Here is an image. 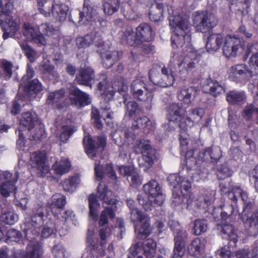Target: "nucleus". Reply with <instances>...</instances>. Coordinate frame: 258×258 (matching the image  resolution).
<instances>
[{
    "instance_id": "nucleus-1",
    "label": "nucleus",
    "mask_w": 258,
    "mask_h": 258,
    "mask_svg": "<svg viewBox=\"0 0 258 258\" xmlns=\"http://www.w3.org/2000/svg\"><path fill=\"white\" fill-rule=\"evenodd\" d=\"M186 43L183 42V46L174 45L173 48L182 47L184 55L181 56L178 53H175L171 57L169 67L170 70L168 71L164 67L151 69L149 73V78L155 85L161 87L171 86L174 82L175 78L173 71L171 69L175 68L177 69L178 75L181 79H184L188 73L191 71L199 61L200 55L192 47V52L186 46Z\"/></svg>"
},
{
    "instance_id": "nucleus-2",
    "label": "nucleus",
    "mask_w": 258,
    "mask_h": 258,
    "mask_svg": "<svg viewBox=\"0 0 258 258\" xmlns=\"http://www.w3.org/2000/svg\"><path fill=\"white\" fill-rule=\"evenodd\" d=\"M97 194L100 200L107 204L104 210L102 211L99 219V225L102 227L99 230V236L101 239V243L99 248L93 247L90 252L85 253L82 258H97L98 254L100 257L106 255V258H113L114 256L113 247L109 244L105 250L103 248L104 245L114 232L112 228L109 226L103 227L108 223L109 219L115 217L116 210L117 200L113 192L109 190L105 185L101 182L97 188Z\"/></svg>"
},
{
    "instance_id": "nucleus-3",
    "label": "nucleus",
    "mask_w": 258,
    "mask_h": 258,
    "mask_svg": "<svg viewBox=\"0 0 258 258\" xmlns=\"http://www.w3.org/2000/svg\"><path fill=\"white\" fill-rule=\"evenodd\" d=\"M145 193L148 197V202L142 196H138V201L141 205L146 211L152 210L153 206H161L164 200L158 183L155 180H151L144 186Z\"/></svg>"
},
{
    "instance_id": "nucleus-4",
    "label": "nucleus",
    "mask_w": 258,
    "mask_h": 258,
    "mask_svg": "<svg viewBox=\"0 0 258 258\" xmlns=\"http://www.w3.org/2000/svg\"><path fill=\"white\" fill-rule=\"evenodd\" d=\"M222 51L228 58L238 56L242 54L247 57L251 52L248 45L245 47L244 42L236 35H227L224 37Z\"/></svg>"
},
{
    "instance_id": "nucleus-5",
    "label": "nucleus",
    "mask_w": 258,
    "mask_h": 258,
    "mask_svg": "<svg viewBox=\"0 0 258 258\" xmlns=\"http://www.w3.org/2000/svg\"><path fill=\"white\" fill-rule=\"evenodd\" d=\"M13 10V4L11 0H0V13L1 26L4 31V39L13 37L19 29V25L15 22L10 15Z\"/></svg>"
},
{
    "instance_id": "nucleus-6",
    "label": "nucleus",
    "mask_w": 258,
    "mask_h": 258,
    "mask_svg": "<svg viewBox=\"0 0 258 258\" xmlns=\"http://www.w3.org/2000/svg\"><path fill=\"white\" fill-rule=\"evenodd\" d=\"M55 32L53 27L47 24H43L39 28V31L35 29L30 23H24L23 26V33L28 41L41 44H46V39L43 34L46 35H53Z\"/></svg>"
},
{
    "instance_id": "nucleus-7",
    "label": "nucleus",
    "mask_w": 258,
    "mask_h": 258,
    "mask_svg": "<svg viewBox=\"0 0 258 258\" xmlns=\"http://www.w3.org/2000/svg\"><path fill=\"white\" fill-rule=\"evenodd\" d=\"M132 200H127V205L131 211V218L135 223V230L138 232L141 238L147 237L150 232L149 219L148 217L141 212L134 205Z\"/></svg>"
},
{
    "instance_id": "nucleus-8",
    "label": "nucleus",
    "mask_w": 258,
    "mask_h": 258,
    "mask_svg": "<svg viewBox=\"0 0 258 258\" xmlns=\"http://www.w3.org/2000/svg\"><path fill=\"white\" fill-rule=\"evenodd\" d=\"M217 23L215 16L207 12H196L193 14V24L199 31L206 32Z\"/></svg>"
},
{
    "instance_id": "nucleus-9",
    "label": "nucleus",
    "mask_w": 258,
    "mask_h": 258,
    "mask_svg": "<svg viewBox=\"0 0 258 258\" xmlns=\"http://www.w3.org/2000/svg\"><path fill=\"white\" fill-rule=\"evenodd\" d=\"M254 71H252L249 66L240 63L234 65L228 70V77L233 81L240 82L247 81L255 76Z\"/></svg>"
},
{
    "instance_id": "nucleus-10",
    "label": "nucleus",
    "mask_w": 258,
    "mask_h": 258,
    "mask_svg": "<svg viewBox=\"0 0 258 258\" xmlns=\"http://www.w3.org/2000/svg\"><path fill=\"white\" fill-rule=\"evenodd\" d=\"M145 78H137L131 85V91L134 97L140 101L150 103L153 98L152 92L145 83Z\"/></svg>"
},
{
    "instance_id": "nucleus-11",
    "label": "nucleus",
    "mask_w": 258,
    "mask_h": 258,
    "mask_svg": "<svg viewBox=\"0 0 258 258\" xmlns=\"http://www.w3.org/2000/svg\"><path fill=\"white\" fill-rule=\"evenodd\" d=\"M0 178L4 180L0 186V194L4 197H8L11 194L16 195L17 187L15 185L19 178L18 172L14 174L6 171H3Z\"/></svg>"
},
{
    "instance_id": "nucleus-12",
    "label": "nucleus",
    "mask_w": 258,
    "mask_h": 258,
    "mask_svg": "<svg viewBox=\"0 0 258 258\" xmlns=\"http://www.w3.org/2000/svg\"><path fill=\"white\" fill-rule=\"evenodd\" d=\"M43 216V208L39 207L37 213L32 217L31 222H27L25 224L27 228H25L24 233L25 237L29 240L35 239L38 236L39 228L42 223Z\"/></svg>"
},
{
    "instance_id": "nucleus-13",
    "label": "nucleus",
    "mask_w": 258,
    "mask_h": 258,
    "mask_svg": "<svg viewBox=\"0 0 258 258\" xmlns=\"http://www.w3.org/2000/svg\"><path fill=\"white\" fill-rule=\"evenodd\" d=\"M204 114L205 111L202 108L197 107L191 109L188 111V115L185 116V118L181 120L180 128L183 132H186L198 123Z\"/></svg>"
},
{
    "instance_id": "nucleus-14",
    "label": "nucleus",
    "mask_w": 258,
    "mask_h": 258,
    "mask_svg": "<svg viewBox=\"0 0 258 258\" xmlns=\"http://www.w3.org/2000/svg\"><path fill=\"white\" fill-rule=\"evenodd\" d=\"M45 160V155L44 153L35 152L31 155L30 164L32 167L36 168V172L40 176H44L49 173V167Z\"/></svg>"
},
{
    "instance_id": "nucleus-15",
    "label": "nucleus",
    "mask_w": 258,
    "mask_h": 258,
    "mask_svg": "<svg viewBox=\"0 0 258 258\" xmlns=\"http://www.w3.org/2000/svg\"><path fill=\"white\" fill-rule=\"evenodd\" d=\"M83 143L87 154L89 157L93 158L98 151H102L104 149L106 145V138L104 136L97 137L96 143L97 147H96L94 141L90 136H85Z\"/></svg>"
},
{
    "instance_id": "nucleus-16",
    "label": "nucleus",
    "mask_w": 258,
    "mask_h": 258,
    "mask_svg": "<svg viewBox=\"0 0 258 258\" xmlns=\"http://www.w3.org/2000/svg\"><path fill=\"white\" fill-rule=\"evenodd\" d=\"M249 207L247 205L241 214V218L245 226L249 228V235L254 236L258 232V211L252 215L249 212Z\"/></svg>"
},
{
    "instance_id": "nucleus-17",
    "label": "nucleus",
    "mask_w": 258,
    "mask_h": 258,
    "mask_svg": "<svg viewBox=\"0 0 258 258\" xmlns=\"http://www.w3.org/2000/svg\"><path fill=\"white\" fill-rule=\"evenodd\" d=\"M98 42H100L99 48L100 47V50H98V51H100L101 56L104 59L103 64L105 67L106 68H109L112 67L115 61H117L119 59L122 53L121 52L115 51L111 52L110 50H106L105 51L104 50L105 46L103 42L102 41L101 38L100 40ZM96 46L98 47L97 45Z\"/></svg>"
},
{
    "instance_id": "nucleus-18",
    "label": "nucleus",
    "mask_w": 258,
    "mask_h": 258,
    "mask_svg": "<svg viewBox=\"0 0 258 258\" xmlns=\"http://www.w3.org/2000/svg\"><path fill=\"white\" fill-rule=\"evenodd\" d=\"M186 237L187 233L184 230H179L175 232V246L172 258H183Z\"/></svg>"
},
{
    "instance_id": "nucleus-19",
    "label": "nucleus",
    "mask_w": 258,
    "mask_h": 258,
    "mask_svg": "<svg viewBox=\"0 0 258 258\" xmlns=\"http://www.w3.org/2000/svg\"><path fill=\"white\" fill-rule=\"evenodd\" d=\"M184 110L178 104L173 103L170 104L167 110V117L170 122L178 125L180 128V123L181 120L185 118Z\"/></svg>"
},
{
    "instance_id": "nucleus-20",
    "label": "nucleus",
    "mask_w": 258,
    "mask_h": 258,
    "mask_svg": "<svg viewBox=\"0 0 258 258\" xmlns=\"http://www.w3.org/2000/svg\"><path fill=\"white\" fill-rule=\"evenodd\" d=\"M168 180L170 184L174 188H180L181 192L183 195V190L186 192H189L191 188V183L185 178L179 176L176 174H171L168 177Z\"/></svg>"
},
{
    "instance_id": "nucleus-21",
    "label": "nucleus",
    "mask_w": 258,
    "mask_h": 258,
    "mask_svg": "<svg viewBox=\"0 0 258 258\" xmlns=\"http://www.w3.org/2000/svg\"><path fill=\"white\" fill-rule=\"evenodd\" d=\"M92 118L95 126L98 128H101L102 124L100 120V118L102 117L107 123L109 124V121L107 119H111L113 118V113L110 109V107L108 106L101 107V115L97 109H93L92 111Z\"/></svg>"
},
{
    "instance_id": "nucleus-22",
    "label": "nucleus",
    "mask_w": 258,
    "mask_h": 258,
    "mask_svg": "<svg viewBox=\"0 0 258 258\" xmlns=\"http://www.w3.org/2000/svg\"><path fill=\"white\" fill-rule=\"evenodd\" d=\"M136 36L140 45L143 42H149L152 40L154 33L149 24L143 23L137 28Z\"/></svg>"
},
{
    "instance_id": "nucleus-23",
    "label": "nucleus",
    "mask_w": 258,
    "mask_h": 258,
    "mask_svg": "<svg viewBox=\"0 0 258 258\" xmlns=\"http://www.w3.org/2000/svg\"><path fill=\"white\" fill-rule=\"evenodd\" d=\"M51 10L50 17H53L56 21L62 22L66 19L69 8L64 4H56L54 2Z\"/></svg>"
},
{
    "instance_id": "nucleus-24",
    "label": "nucleus",
    "mask_w": 258,
    "mask_h": 258,
    "mask_svg": "<svg viewBox=\"0 0 258 258\" xmlns=\"http://www.w3.org/2000/svg\"><path fill=\"white\" fill-rule=\"evenodd\" d=\"M222 258H258L256 254L250 252L248 250H241L236 254H231V252L229 247L225 246L218 251Z\"/></svg>"
},
{
    "instance_id": "nucleus-25",
    "label": "nucleus",
    "mask_w": 258,
    "mask_h": 258,
    "mask_svg": "<svg viewBox=\"0 0 258 258\" xmlns=\"http://www.w3.org/2000/svg\"><path fill=\"white\" fill-rule=\"evenodd\" d=\"M96 14V10L88 4L87 0H85L83 10L80 13V24L81 25H87L88 22L94 21Z\"/></svg>"
},
{
    "instance_id": "nucleus-26",
    "label": "nucleus",
    "mask_w": 258,
    "mask_h": 258,
    "mask_svg": "<svg viewBox=\"0 0 258 258\" xmlns=\"http://www.w3.org/2000/svg\"><path fill=\"white\" fill-rule=\"evenodd\" d=\"M198 95V90L194 87L182 88L178 93V100L185 104H190Z\"/></svg>"
},
{
    "instance_id": "nucleus-27",
    "label": "nucleus",
    "mask_w": 258,
    "mask_h": 258,
    "mask_svg": "<svg viewBox=\"0 0 258 258\" xmlns=\"http://www.w3.org/2000/svg\"><path fill=\"white\" fill-rule=\"evenodd\" d=\"M39 123L37 117L34 113L26 112L22 114L20 119V128L23 131L25 129L31 131Z\"/></svg>"
},
{
    "instance_id": "nucleus-28",
    "label": "nucleus",
    "mask_w": 258,
    "mask_h": 258,
    "mask_svg": "<svg viewBox=\"0 0 258 258\" xmlns=\"http://www.w3.org/2000/svg\"><path fill=\"white\" fill-rule=\"evenodd\" d=\"M70 99L77 105L83 106L91 103L89 95L76 88L71 90Z\"/></svg>"
},
{
    "instance_id": "nucleus-29",
    "label": "nucleus",
    "mask_w": 258,
    "mask_h": 258,
    "mask_svg": "<svg viewBox=\"0 0 258 258\" xmlns=\"http://www.w3.org/2000/svg\"><path fill=\"white\" fill-rule=\"evenodd\" d=\"M72 164L68 157H61L56 160L52 166L54 173L59 175H62L70 171Z\"/></svg>"
},
{
    "instance_id": "nucleus-30",
    "label": "nucleus",
    "mask_w": 258,
    "mask_h": 258,
    "mask_svg": "<svg viewBox=\"0 0 258 258\" xmlns=\"http://www.w3.org/2000/svg\"><path fill=\"white\" fill-rule=\"evenodd\" d=\"M206 241L201 238H196L188 247L190 255L197 257L201 256L205 251Z\"/></svg>"
},
{
    "instance_id": "nucleus-31",
    "label": "nucleus",
    "mask_w": 258,
    "mask_h": 258,
    "mask_svg": "<svg viewBox=\"0 0 258 258\" xmlns=\"http://www.w3.org/2000/svg\"><path fill=\"white\" fill-rule=\"evenodd\" d=\"M224 41V37L219 34H213L209 36L206 44L208 51L212 52L218 50Z\"/></svg>"
},
{
    "instance_id": "nucleus-32",
    "label": "nucleus",
    "mask_w": 258,
    "mask_h": 258,
    "mask_svg": "<svg viewBox=\"0 0 258 258\" xmlns=\"http://www.w3.org/2000/svg\"><path fill=\"white\" fill-rule=\"evenodd\" d=\"M119 35L122 43H126L130 46H137L139 45V40L132 27H127L121 31Z\"/></svg>"
},
{
    "instance_id": "nucleus-33",
    "label": "nucleus",
    "mask_w": 258,
    "mask_h": 258,
    "mask_svg": "<svg viewBox=\"0 0 258 258\" xmlns=\"http://www.w3.org/2000/svg\"><path fill=\"white\" fill-rule=\"evenodd\" d=\"M42 253L41 245L38 242L32 241L28 245L26 254H20L17 258H39Z\"/></svg>"
},
{
    "instance_id": "nucleus-34",
    "label": "nucleus",
    "mask_w": 258,
    "mask_h": 258,
    "mask_svg": "<svg viewBox=\"0 0 258 258\" xmlns=\"http://www.w3.org/2000/svg\"><path fill=\"white\" fill-rule=\"evenodd\" d=\"M135 128H142L147 133L153 131L155 127V122L146 116H143L137 119L133 124Z\"/></svg>"
},
{
    "instance_id": "nucleus-35",
    "label": "nucleus",
    "mask_w": 258,
    "mask_h": 258,
    "mask_svg": "<svg viewBox=\"0 0 258 258\" xmlns=\"http://www.w3.org/2000/svg\"><path fill=\"white\" fill-rule=\"evenodd\" d=\"M100 37L96 34L87 35L84 37H79L76 39V43L79 48H86L91 44L94 43L99 47Z\"/></svg>"
},
{
    "instance_id": "nucleus-36",
    "label": "nucleus",
    "mask_w": 258,
    "mask_h": 258,
    "mask_svg": "<svg viewBox=\"0 0 258 258\" xmlns=\"http://www.w3.org/2000/svg\"><path fill=\"white\" fill-rule=\"evenodd\" d=\"M205 92L216 96L224 92V88L218 82L207 80V83L203 88Z\"/></svg>"
},
{
    "instance_id": "nucleus-37",
    "label": "nucleus",
    "mask_w": 258,
    "mask_h": 258,
    "mask_svg": "<svg viewBox=\"0 0 258 258\" xmlns=\"http://www.w3.org/2000/svg\"><path fill=\"white\" fill-rule=\"evenodd\" d=\"M93 71L91 68H87L82 70L80 72V75L77 77L76 80L79 84L86 86H91L94 82Z\"/></svg>"
},
{
    "instance_id": "nucleus-38",
    "label": "nucleus",
    "mask_w": 258,
    "mask_h": 258,
    "mask_svg": "<svg viewBox=\"0 0 258 258\" xmlns=\"http://www.w3.org/2000/svg\"><path fill=\"white\" fill-rule=\"evenodd\" d=\"M89 206V219L96 222L98 218V211L100 208L97 198L95 195H91L88 197Z\"/></svg>"
},
{
    "instance_id": "nucleus-39",
    "label": "nucleus",
    "mask_w": 258,
    "mask_h": 258,
    "mask_svg": "<svg viewBox=\"0 0 258 258\" xmlns=\"http://www.w3.org/2000/svg\"><path fill=\"white\" fill-rule=\"evenodd\" d=\"M64 95V91L62 89L54 92H50L48 94L46 103L53 107L59 108L61 106L59 102L63 97Z\"/></svg>"
},
{
    "instance_id": "nucleus-40",
    "label": "nucleus",
    "mask_w": 258,
    "mask_h": 258,
    "mask_svg": "<svg viewBox=\"0 0 258 258\" xmlns=\"http://www.w3.org/2000/svg\"><path fill=\"white\" fill-rule=\"evenodd\" d=\"M18 219V215L10 209L3 210L0 216V220L9 225L15 224Z\"/></svg>"
},
{
    "instance_id": "nucleus-41",
    "label": "nucleus",
    "mask_w": 258,
    "mask_h": 258,
    "mask_svg": "<svg viewBox=\"0 0 258 258\" xmlns=\"http://www.w3.org/2000/svg\"><path fill=\"white\" fill-rule=\"evenodd\" d=\"M98 89L105 100L109 101L112 99L115 92L113 87L111 85L105 82H100L98 85Z\"/></svg>"
},
{
    "instance_id": "nucleus-42",
    "label": "nucleus",
    "mask_w": 258,
    "mask_h": 258,
    "mask_svg": "<svg viewBox=\"0 0 258 258\" xmlns=\"http://www.w3.org/2000/svg\"><path fill=\"white\" fill-rule=\"evenodd\" d=\"M228 197L234 203H236L239 197H241L244 203H247L248 200L247 194L238 186L234 187L231 191H229Z\"/></svg>"
},
{
    "instance_id": "nucleus-43",
    "label": "nucleus",
    "mask_w": 258,
    "mask_h": 258,
    "mask_svg": "<svg viewBox=\"0 0 258 258\" xmlns=\"http://www.w3.org/2000/svg\"><path fill=\"white\" fill-rule=\"evenodd\" d=\"M155 150L152 149L147 153L142 154V158L139 159V163L140 167L145 166L146 167L144 169V171H146L153 164L154 161L155 159Z\"/></svg>"
},
{
    "instance_id": "nucleus-44",
    "label": "nucleus",
    "mask_w": 258,
    "mask_h": 258,
    "mask_svg": "<svg viewBox=\"0 0 258 258\" xmlns=\"http://www.w3.org/2000/svg\"><path fill=\"white\" fill-rule=\"evenodd\" d=\"M134 149L137 154H145L152 149L150 142L149 140L141 139L137 140L134 145Z\"/></svg>"
},
{
    "instance_id": "nucleus-45",
    "label": "nucleus",
    "mask_w": 258,
    "mask_h": 258,
    "mask_svg": "<svg viewBox=\"0 0 258 258\" xmlns=\"http://www.w3.org/2000/svg\"><path fill=\"white\" fill-rule=\"evenodd\" d=\"M53 4L54 2L52 3L50 0H38V9L44 16L50 18L51 9Z\"/></svg>"
},
{
    "instance_id": "nucleus-46",
    "label": "nucleus",
    "mask_w": 258,
    "mask_h": 258,
    "mask_svg": "<svg viewBox=\"0 0 258 258\" xmlns=\"http://www.w3.org/2000/svg\"><path fill=\"white\" fill-rule=\"evenodd\" d=\"M103 11L106 15H111L116 12L119 7L118 0H108L103 3Z\"/></svg>"
},
{
    "instance_id": "nucleus-47",
    "label": "nucleus",
    "mask_w": 258,
    "mask_h": 258,
    "mask_svg": "<svg viewBox=\"0 0 258 258\" xmlns=\"http://www.w3.org/2000/svg\"><path fill=\"white\" fill-rule=\"evenodd\" d=\"M80 181V178L78 176H73L66 179L62 183L64 190L68 192L73 191Z\"/></svg>"
},
{
    "instance_id": "nucleus-48",
    "label": "nucleus",
    "mask_w": 258,
    "mask_h": 258,
    "mask_svg": "<svg viewBox=\"0 0 258 258\" xmlns=\"http://www.w3.org/2000/svg\"><path fill=\"white\" fill-rule=\"evenodd\" d=\"M222 230L223 237L229 239L230 242H233L235 245L237 241L238 237L233 226L231 225H225L223 227Z\"/></svg>"
},
{
    "instance_id": "nucleus-49",
    "label": "nucleus",
    "mask_w": 258,
    "mask_h": 258,
    "mask_svg": "<svg viewBox=\"0 0 258 258\" xmlns=\"http://www.w3.org/2000/svg\"><path fill=\"white\" fill-rule=\"evenodd\" d=\"M245 98L244 92L236 91H230L226 96L227 101L231 104L241 102L244 101Z\"/></svg>"
},
{
    "instance_id": "nucleus-50",
    "label": "nucleus",
    "mask_w": 258,
    "mask_h": 258,
    "mask_svg": "<svg viewBox=\"0 0 258 258\" xmlns=\"http://www.w3.org/2000/svg\"><path fill=\"white\" fill-rule=\"evenodd\" d=\"M235 206V204L224 206L221 214L222 219L224 220L228 218L232 219L233 217L237 215L238 211Z\"/></svg>"
},
{
    "instance_id": "nucleus-51",
    "label": "nucleus",
    "mask_w": 258,
    "mask_h": 258,
    "mask_svg": "<svg viewBox=\"0 0 258 258\" xmlns=\"http://www.w3.org/2000/svg\"><path fill=\"white\" fill-rule=\"evenodd\" d=\"M208 228L207 221L203 219H198L195 221L194 232L196 235H199L205 232Z\"/></svg>"
},
{
    "instance_id": "nucleus-52",
    "label": "nucleus",
    "mask_w": 258,
    "mask_h": 258,
    "mask_svg": "<svg viewBox=\"0 0 258 258\" xmlns=\"http://www.w3.org/2000/svg\"><path fill=\"white\" fill-rule=\"evenodd\" d=\"M25 90L30 95H32V92L36 94L42 90V85L37 79H35L29 82L28 86L25 87Z\"/></svg>"
},
{
    "instance_id": "nucleus-53",
    "label": "nucleus",
    "mask_w": 258,
    "mask_h": 258,
    "mask_svg": "<svg viewBox=\"0 0 258 258\" xmlns=\"http://www.w3.org/2000/svg\"><path fill=\"white\" fill-rule=\"evenodd\" d=\"M121 10L127 19L132 20L135 18V12L132 6V3L130 2L124 3L121 8Z\"/></svg>"
},
{
    "instance_id": "nucleus-54",
    "label": "nucleus",
    "mask_w": 258,
    "mask_h": 258,
    "mask_svg": "<svg viewBox=\"0 0 258 258\" xmlns=\"http://www.w3.org/2000/svg\"><path fill=\"white\" fill-rule=\"evenodd\" d=\"M21 47L25 51L26 55L31 62H34L38 56L37 53L31 48L26 43L19 42Z\"/></svg>"
},
{
    "instance_id": "nucleus-55",
    "label": "nucleus",
    "mask_w": 258,
    "mask_h": 258,
    "mask_svg": "<svg viewBox=\"0 0 258 258\" xmlns=\"http://www.w3.org/2000/svg\"><path fill=\"white\" fill-rule=\"evenodd\" d=\"M52 206H55L59 209L63 208L66 204V198L64 196L56 194L52 197Z\"/></svg>"
},
{
    "instance_id": "nucleus-56",
    "label": "nucleus",
    "mask_w": 258,
    "mask_h": 258,
    "mask_svg": "<svg viewBox=\"0 0 258 258\" xmlns=\"http://www.w3.org/2000/svg\"><path fill=\"white\" fill-rule=\"evenodd\" d=\"M232 174V171L229 169L227 165H223L219 167L217 172L218 177L221 179L231 176Z\"/></svg>"
},
{
    "instance_id": "nucleus-57",
    "label": "nucleus",
    "mask_w": 258,
    "mask_h": 258,
    "mask_svg": "<svg viewBox=\"0 0 258 258\" xmlns=\"http://www.w3.org/2000/svg\"><path fill=\"white\" fill-rule=\"evenodd\" d=\"M76 130V129L70 126H63L62 132L60 136V141L62 143L67 142L71 136Z\"/></svg>"
},
{
    "instance_id": "nucleus-58",
    "label": "nucleus",
    "mask_w": 258,
    "mask_h": 258,
    "mask_svg": "<svg viewBox=\"0 0 258 258\" xmlns=\"http://www.w3.org/2000/svg\"><path fill=\"white\" fill-rule=\"evenodd\" d=\"M56 230L54 224L51 222L47 223L42 229V236L44 238H47L54 234Z\"/></svg>"
},
{
    "instance_id": "nucleus-59",
    "label": "nucleus",
    "mask_w": 258,
    "mask_h": 258,
    "mask_svg": "<svg viewBox=\"0 0 258 258\" xmlns=\"http://www.w3.org/2000/svg\"><path fill=\"white\" fill-rule=\"evenodd\" d=\"M124 102L126 106L127 113L130 116H132L138 108V105L135 101H127V99L124 96Z\"/></svg>"
},
{
    "instance_id": "nucleus-60",
    "label": "nucleus",
    "mask_w": 258,
    "mask_h": 258,
    "mask_svg": "<svg viewBox=\"0 0 258 258\" xmlns=\"http://www.w3.org/2000/svg\"><path fill=\"white\" fill-rule=\"evenodd\" d=\"M52 253L55 258H66V250L63 246L58 244L55 245L52 249Z\"/></svg>"
},
{
    "instance_id": "nucleus-61",
    "label": "nucleus",
    "mask_w": 258,
    "mask_h": 258,
    "mask_svg": "<svg viewBox=\"0 0 258 258\" xmlns=\"http://www.w3.org/2000/svg\"><path fill=\"white\" fill-rule=\"evenodd\" d=\"M248 65L252 71H254L255 76L258 75V52L253 54L249 60Z\"/></svg>"
},
{
    "instance_id": "nucleus-62",
    "label": "nucleus",
    "mask_w": 258,
    "mask_h": 258,
    "mask_svg": "<svg viewBox=\"0 0 258 258\" xmlns=\"http://www.w3.org/2000/svg\"><path fill=\"white\" fill-rule=\"evenodd\" d=\"M128 179L131 183V185L135 187H137L142 184V179L141 177L135 171L131 174Z\"/></svg>"
},
{
    "instance_id": "nucleus-63",
    "label": "nucleus",
    "mask_w": 258,
    "mask_h": 258,
    "mask_svg": "<svg viewBox=\"0 0 258 258\" xmlns=\"http://www.w3.org/2000/svg\"><path fill=\"white\" fill-rule=\"evenodd\" d=\"M7 235L9 240L10 241H15L17 242L20 241L22 236L21 234L19 233L18 231L14 229H10L8 231Z\"/></svg>"
},
{
    "instance_id": "nucleus-64",
    "label": "nucleus",
    "mask_w": 258,
    "mask_h": 258,
    "mask_svg": "<svg viewBox=\"0 0 258 258\" xmlns=\"http://www.w3.org/2000/svg\"><path fill=\"white\" fill-rule=\"evenodd\" d=\"M255 107L252 104L246 106L243 109L242 115L246 119L249 120L252 117V114L255 113Z\"/></svg>"
}]
</instances>
